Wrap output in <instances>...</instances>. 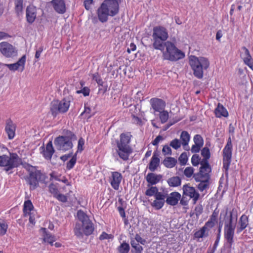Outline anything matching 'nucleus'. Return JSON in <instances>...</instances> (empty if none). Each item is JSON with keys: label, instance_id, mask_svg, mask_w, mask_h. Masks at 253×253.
Masks as SVG:
<instances>
[{"label": "nucleus", "instance_id": "4c0bfd02", "mask_svg": "<svg viewBox=\"0 0 253 253\" xmlns=\"http://www.w3.org/2000/svg\"><path fill=\"white\" fill-rule=\"evenodd\" d=\"M130 245L132 248L131 250L132 253H142L143 250V247L138 243H136L134 240H131Z\"/></svg>", "mask_w": 253, "mask_h": 253}, {"label": "nucleus", "instance_id": "4d7b16f0", "mask_svg": "<svg viewBox=\"0 0 253 253\" xmlns=\"http://www.w3.org/2000/svg\"><path fill=\"white\" fill-rule=\"evenodd\" d=\"M90 90L88 87H84L82 89L77 90L78 94L82 93L84 96L89 95Z\"/></svg>", "mask_w": 253, "mask_h": 253}, {"label": "nucleus", "instance_id": "ea45409f", "mask_svg": "<svg viewBox=\"0 0 253 253\" xmlns=\"http://www.w3.org/2000/svg\"><path fill=\"white\" fill-rule=\"evenodd\" d=\"M8 224L5 220L0 218V236L4 235L7 231Z\"/></svg>", "mask_w": 253, "mask_h": 253}, {"label": "nucleus", "instance_id": "bb28decb", "mask_svg": "<svg viewBox=\"0 0 253 253\" xmlns=\"http://www.w3.org/2000/svg\"><path fill=\"white\" fill-rule=\"evenodd\" d=\"M181 198V194L177 192H173L167 197L166 202L170 206H175Z\"/></svg>", "mask_w": 253, "mask_h": 253}, {"label": "nucleus", "instance_id": "473e14b6", "mask_svg": "<svg viewBox=\"0 0 253 253\" xmlns=\"http://www.w3.org/2000/svg\"><path fill=\"white\" fill-rule=\"evenodd\" d=\"M177 163V160L173 157H168L164 159L163 162V165L167 168H174Z\"/></svg>", "mask_w": 253, "mask_h": 253}, {"label": "nucleus", "instance_id": "3c124183", "mask_svg": "<svg viewBox=\"0 0 253 253\" xmlns=\"http://www.w3.org/2000/svg\"><path fill=\"white\" fill-rule=\"evenodd\" d=\"M92 79L96 81L98 85L102 86L103 85L104 82L98 72L92 75Z\"/></svg>", "mask_w": 253, "mask_h": 253}, {"label": "nucleus", "instance_id": "9b49d317", "mask_svg": "<svg viewBox=\"0 0 253 253\" xmlns=\"http://www.w3.org/2000/svg\"><path fill=\"white\" fill-rule=\"evenodd\" d=\"M232 150V144L231 138L229 137L223 149V169L226 172L228 171L231 162Z\"/></svg>", "mask_w": 253, "mask_h": 253}, {"label": "nucleus", "instance_id": "8fccbe9b", "mask_svg": "<svg viewBox=\"0 0 253 253\" xmlns=\"http://www.w3.org/2000/svg\"><path fill=\"white\" fill-rule=\"evenodd\" d=\"M178 161L181 166H184L188 161V157L186 153L183 152L181 154L178 158Z\"/></svg>", "mask_w": 253, "mask_h": 253}, {"label": "nucleus", "instance_id": "58836bf2", "mask_svg": "<svg viewBox=\"0 0 253 253\" xmlns=\"http://www.w3.org/2000/svg\"><path fill=\"white\" fill-rule=\"evenodd\" d=\"M130 250L129 244L126 242H123L118 247L117 251L119 253H128Z\"/></svg>", "mask_w": 253, "mask_h": 253}, {"label": "nucleus", "instance_id": "6e6552de", "mask_svg": "<svg viewBox=\"0 0 253 253\" xmlns=\"http://www.w3.org/2000/svg\"><path fill=\"white\" fill-rule=\"evenodd\" d=\"M27 170L29 175L27 177V181L30 185V190H34L39 185V181L43 179L44 175L41 170H38L32 166L29 165Z\"/></svg>", "mask_w": 253, "mask_h": 253}, {"label": "nucleus", "instance_id": "f704fd0d", "mask_svg": "<svg viewBox=\"0 0 253 253\" xmlns=\"http://www.w3.org/2000/svg\"><path fill=\"white\" fill-rule=\"evenodd\" d=\"M219 210L216 208L212 212L211 215L210 216V218L207 221L208 223L213 226V227L218 222V217L219 214Z\"/></svg>", "mask_w": 253, "mask_h": 253}, {"label": "nucleus", "instance_id": "20e7f679", "mask_svg": "<svg viewBox=\"0 0 253 253\" xmlns=\"http://www.w3.org/2000/svg\"><path fill=\"white\" fill-rule=\"evenodd\" d=\"M189 65L193 71L194 76L201 79L203 77L204 70L209 68L210 62L206 57L191 56L189 59Z\"/></svg>", "mask_w": 253, "mask_h": 253}, {"label": "nucleus", "instance_id": "680f3d73", "mask_svg": "<svg viewBox=\"0 0 253 253\" xmlns=\"http://www.w3.org/2000/svg\"><path fill=\"white\" fill-rule=\"evenodd\" d=\"M135 242L137 243H140L141 244L144 245L146 243V240L142 238L139 234H137L135 236V238L134 239Z\"/></svg>", "mask_w": 253, "mask_h": 253}, {"label": "nucleus", "instance_id": "e433bc0d", "mask_svg": "<svg viewBox=\"0 0 253 253\" xmlns=\"http://www.w3.org/2000/svg\"><path fill=\"white\" fill-rule=\"evenodd\" d=\"M201 155L203 156V159L201 161L200 163H209L208 160L211 157V153L209 148L207 147L203 148L201 150Z\"/></svg>", "mask_w": 253, "mask_h": 253}, {"label": "nucleus", "instance_id": "1a4fd4ad", "mask_svg": "<svg viewBox=\"0 0 253 253\" xmlns=\"http://www.w3.org/2000/svg\"><path fill=\"white\" fill-rule=\"evenodd\" d=\"M71 97L68 96L63 98L60 101L52 102L50 111L53 116H56L59 113H65L68 111L70 106Z\"/></svg>", "mask_w": 253, "mask_h": 253}, {"label": "nucleus", "instance_id": "72a5a7b5", "mask_svg": "<svg viewBox=\"0 0 253 253\" xmlns=\"http://www.w3.org/2000/svg\"><path fill=\"white\" fill-rule=\"evenodd\" d=\"M180 138L181 140V143L183 146L184 149H186L185 146H188L190 139V135L189 133L186 131H182L181 133Z\"/></svg>", "mask_w": 253, "mask_h": 253}, {"label": "nucleus", "instance_id": "603ef678", "mask_svg": "<svg viewBox=\"0 0 253 253\" xmlns=\"http://www.w3.org/2000/svg\"><path fill=\"white\" fill-rule=\"evenodd\" d=\"M193 140L195 144H198L202 146H203L204 140L201 135L196 134L194 136Z\"/></svg>", "mask_w": 253, "mask_h": 253}, {"label": "nucleus", "instance_id": "c85d7f7f", "mask_svg": "<svg viewBox=\"0 0 253 253\" xmlns=\"http://www.w3.org/2000/svg\"><path fill=\"white\" fill-rule=\"evenodd\" d=\"M55 10L60 14L65 13L66 7L63 0H52L51 1Z\"/></svg>", "mask_w": 253, "mask_h": 253}, {"label": "nucleus", "instance_id": "6ab92c4d", "mask_svg": "<svg viewBox=\"0 0 253 253\" xmlns=\"http://www.w3.org/2000/svg\"><path fill=\"white\" fill-rule=\"evenodd\" d=\"M16 125L11 120L8 119L5 121L4 130L9 140L13 139L15 136Z\"/></svg>", "mask_w": 253, "mask_h": 253}, {"label": "nucleus", "instance_id": "aec40b11", "mask_svg": "<svg viewBox=\"0 0 253 253\" xmlns=\"http://www.w3.org/2000/svg\"><path fill=\"white\" fill-rule=\"evenodd\" d=\"M26 60V55H24L22 56L17 62L13 64H5V66L11 71H15L16 70H19L22 72L25 68Z\"/></svg>", "mask_w": 253, "mask_h": 253}, {"label": "nucleus", "instance_id": "f03ea898", "mask_svg": "<svg viewBox=\"0 0 253 253\" xmlns=\"http://www.w3.org/2000/svg\"><path fill=\"white\" fill-rule=\"evenodd\" d=\"M77 216L82 224L76 223L74 228L75 236L78 238H82L84 235L88 236L91 235L94 230V225L88 216L82 210L77 212Z\"/></svg>", "mask_w": 253, "mask_h": 253}, {"label": "nucleus", "instance_id": "ddd939ff", "mask_svg": "<svg viewBox=\"0 0 253 253\" xmlns=\"http://www.w3.org/2000/svg\"><path fill=\"white\" fill-rule=\"evenodd\" d=\"M201 167L199 171L195 173L194 178L195 181L202 180H210L211 178L210 173L211 172V168L209 163H200Z\"/></svg>", "mask_w": 253, "mask_h": 253}, {"label": "nucleus", "instance_id": "c756f323", "mask_svg": "<svg viewBox=\"0 0 253 253\" xmlns=\"http://www.w3.org/2000/svg\"><path fill=\"white\" fill-rule=\"evenodd\" d=\"M41 230L43 232V242L53 246V243L56 240L55 236L48 232L45 228H42Z\"/></svg>", "mask_w": 253, "mask_h": 253}, {"label": "nucleus", "instance_id": "393cba45", "mask_svg": "<svg viewBox=\"0 0 253 253\" xmlns=\"http://www.w3.org/2000/svg\"><path fill=\"white\" fill-rule=\"evenodd\" d=\"M159 152L154 151L148 165V169L151 171H155L160 165Z\"/></svg>", "mask_w": 253, "mask_h": 253}, {"label": "nucleus", "instance_id": "09e8293b", "mask_svg": "<svg viewBox=\"0 0 253 253\" xmlns=\"http://www.w3.org/2000/svg\"><path fill=\"white\" fill-rule=\"evenodd\" d=\"M77 161V155L75 154L72 157L71 159L67 163L66 168L67 169H71L73 168Z\"/></svg>", "mask_w": 253, "mask_h": 253}, {"label": "nucleus", "instance_id": "c03bdc74", "mask_svg": "<svg viewBox=\"0 0 253 253\" xmlns=\"http://www.w3.org/2000/svg\"><path fill=\"white\" fill-rule=\"evenodd\" d=\"M160 113L159 114V118L161 121V122L162 124H164L167 122L168 120L169 115V113L166 110H162L160 112H159Z\"/></svg>", "mask_w": 253, "mask_h": 253}, {"label": "nucleus", "instance_id": "69168bd1", "mask_svg": "<svg viewBox=\"0 0 253 253\" xmlns=\"http://www.w3.org/2000/svg\"><path fill=\"white\" fill-rule=\"evenodd\" d=\"M84 6L85 8L88 10L91 8V6L93 3V0H85L84 1Z\"/></svg>", "mask_w": 253, "mask_h": 253}, {"label": "nucleus", "instance_id": "f3484780", "mask_svg": "<svg viewBox=\"0 0 253 253\" xmlns=\"http://www.w3.org/2000/svg\"><path fill=\"white\" fill-rule=\"evenodd\" d=\"M166 196L167 194L159 192L158 189L154 196L155 200L151 203V205L157 210H160L165 204Z\"/></svg>", "mask_w": 253, "mask_h": 253}, {"label": "nucleus", "instance_id": "a18cd8bd", "mask_svg": "<svg viewBox=\"0 0 253 253\" xmlns=\"http://www.w3.org/2000/svg\"><path fill=\"white\" fill-rule=\"evenodd\" d=\"M194 169L192 167H186L184 170L183 173L184 176L188 178H191L194 175Z\"/></svg>", "mask_w": 253, "mask_h": 253}, {"label": "nucleus", "instance_id": "dca6fc26", "mask_svg": "<svg viewBox=\"0 0 253 253\" xmlns=\"http://www.w3.org/2000/svg\"><path fill=\"white\" fill-rule=\"evenodd\" d=\"M123 179L122 174L118 171H111L108 177V181L111 187L115 190L119 189Z\"/></svg>", "mask_w": 253, "mask_h": 253}, {"label": "nucleus", "instance_id": "37998d69", "mask_svg": "<svg viewBox=\"0 0 253 253\" xmlns=\"http://www.w3.org/2000/svg\"><path fill=\"white\" fill-rule=\"evenodd\" d=\"M48 189L49 192L54 197L57 194L59 193L58 184H54L53 183H50L48 186Z\"/></svg>", "mask_w": 253, "mask_h": 253}, {"label": "nucleus", "instance_id": "b1692460", "mask_svg": "<svg viewBox=\"0 0 253 253\" xmlns=\"http://www.w3.org/2000/svg\"><path fill=\"white\" fill-rule=\"evenodd\" d=\"M40 149L42 150L41 153H42L43 157L48 160L51 159L52 155L55 152L51 141H49L47 143L45 148L44 146H42Z\"/></svg>", "mask_w": 253, "mask_h": 253}, {"label": "nucleus", "instance_id": "423d86ee", "mask_svg": "<svg viewBox=\"0 0 253 253\" xmlns=\"http://www.w3.org/2000/svg\"><path fill=\"white\" fill-rule=\"evenodd\" d=\"M165 46L166 50L162 51L164 59L170 61H176L184 57V53L177 48L172 42L169 41L166 42Z\"/></svg>", "mask_w": 253, "mask_h": 253}, {"label": "nucleus", "instance_id": "052dcab7", "mask_svg": "<svg viewBox=\"0 0 253 253\" xmlns=\"http://www.w3.org/2000/svg\"><path fill=\"white\" fill-rule=\"evenodd\" d=\"M29 216V220L30 223L33 225H35L36 223L35 218H36V211H31L29 214H28Z\"/></svg>", "mask_w": 253, "mask_h": 253}, {"label": "nucleus", "instance_id": "13d9d810", "mask_svg": "<svg viewBox=\"0 0 253 253\" xmlns=\"http://www.w3.org/2000/svg\"><path fill=\"white\" fill-rule=\"evenodd\" d=\"M91 109L89 107L84 106V111L81 113V116L85 115L87 119H89L91 117L90 115Z\"/></svg>", "mask_w": 253, "mask_h": 253}, {"label": "nucleus", "instance_id": "a19ab883", "mask_svg": "<svg viewBox=\"0 0 253 253\" xmlns=\"http://www.w3.org/2000/svg\"><path fill=\"white\" fill-rule=\"evenodd\" d=\"M196 181L200 182V183L198 185L197 187L201 192H203L204 190H206L209 188L210 180H202Z\"/></svg>", "mask_w": 253, "mask_h": 253}, {"label": "nucleus", "instance_id": "a878e982", "mask_svg": "<svg viewBox=\"0 0 253 253\" xmlns=\"http://www.w3.org/2000/svg\"><path fill=\"white\" fill-rule=\"evenodd\" d=\"M145 178L147 182L148 183V186H150L158 183L161 180L162 176L161 174H157L153 172H150L147 174Z\"/></svg>", "mask_w": 253, "mask_h": 253}, {"label": "nucleus", "instance_id": "0eeeda50", "mask_svg": "<svg viewBox=\"0 0 253 253\" xmlns=\"http://www.w3.org/2000/svg\"><path fill=\"white\" fill-rule=\"evenodd\" d=\"M21 160L15 153H10L9 155L5 154L0 156V167H4L6 171L18 167Z\"/></svg>", "mask_w": 253, "mask_h": 253}, {"label": "nucleus", "instance_id": "2eb2a0df", "mask_svg": "<svg viewBox=\"0 0 253 253\" xmlns=\"http://www.w3.org/2000/svg\"><path fill=\"white\" fill-rule=\"evenodd\" d=\"M184 195L192 199L193 204H195L200 198V194L194 187L190 186L188 184H185L182 187Z\"/></svg>", "mask_w": 253, "mask_h": 253}, {"label": "nucleus", "instance_id": "c9c22d12", "mask_svg": "<svg viewBox=\"0 0 253 253\" xmlns=\"http://www.w3.org/2000/svg\"><path fill=\"white\" fill-rule=\"evenodd\" d=\"M167 182L170 187H177L181 185V179L179 176H172L167 180Z\"/></svg>", "mask_w": 253, "mask_h": 253}, {"label": "nucleus", "instance_id": "5fc2aeb1", "mask_svg": "<svg viewBox=\"0 0 253 253\" xmlns=\"http://www.w3.org/2000/svg\"><path fill=\"white\" fill-rule=\"evenodd\" d=\"M170 147L171 146H170V145L169 146L168 145H165L163 146L162 153L164 156L171 155L172 151Z\"/></svg>", "mask_w": 253, "mask_h": 253}, {"label": "nucleus", "instance_id": "338daca9", "mask_svg": "<svg viewBox=\"0 0 253 253\" xmlns=\"http://www.w3.org/2000/svg\"><path fill=\"white\" fill-rule=\"evenodd\" d=\"M203 208L201 205H197L195 208V214L197 216H199L203 212Z\"/></svg>", "mask_w": 253, "mask_h": 253}, {"label": "nucleus", "instance_id": "79ce46f5", "mask_svg": "<svg viewBox=\"0 0 253 253\" xmlns=\"http://www.w3.org/2000/svg\"><path fill=\"white\" fill-rule=\"evenodd\" d=\"M15 5V11L17 14L19 15L23 10V0H14Z\"/></svg>", "mask_w": 253, "mask_h": 253}, {"label": "nucleus", "instance_id": "a211bd4d", "mask_svg": "<svg viewBox=\"0 0 253 253\" xmlns=\"http://www.w3.org/2000/svg\"><path fill=\"white\" fill-rule=\"evenodd\" d=\"M213 227V226L206 222L202 227L194 233V238L199 240L201 238L208 237L209 236L210 230Z\"/></svg>", "mask_w": 253, "mask_h": 253}, {"label": "nucleus", "instance_id": "e2e57ef3", "mask_svg": "<svg viewBox=\"0 0 253 253\" xmlns=\"http://www.w3.org/2000/svg\"><path fill=\"white\" fill-rule=\"evenodd\" d=\"M189 198L187 199V196L184 195V194H182V197H181L180 199V204L184 206H187L189 203Z\"/></svg>", "mask_w": 253, "mask_h": 253}, {"label": "nucleus", "instance_id": "cd10ccee", "mask_svg": "<svg viewBox=\"0 0 253 253\" xmlns=\"http://www.w3.org/2000/svg\"><path fill=\"white\" fill-rule=\"evenodd\" d=\"M249 217L245 214H243L239 218L238 225L237 227V233H240L245 229H246L249 225Z\"/></svg>", "mask_w": 253, "mask_h": 253}, {"label": "nucleus", "instance_id": "6e6d98bb", "mask_svg": "<svg viewBox=\"0 0 253 253\" xmlns=\"http://www.w3.org/2000/svg\"><path fill=\"white\" fill-rule=\"evenodd\" d=\"M54 198H55L59 201L61 202L62 203H66V202H67L68 200L67 197L66 195L62 194H60L59 193L57 194L54 197Z\"/></svg>", "mask_w": 253, "mask_h": 253}, {"label": "nucleus", "instance_id": "864d4df0", "mask_svg": "<svg viewBox=\"0 0 253 253\" xmlns=\"http://www.w3.org/2000/svg\"><path fill=\"white\" fill-rule=\"evenodd\" d=\"M201 158L197 154H194L191 158V163L193 166H197L201 163Z\"/></svg>", "mask_w": 253, "mask_h": 253}, {"label": "nucleus", "instance_id": "5701e85b", "mask_svg": "<svg viewBox=\"0 0 253 253\" xmlns=\"http://www.w3.org/2000/svg\"><path fill=\"white\" fill-rule=\"evenodd\" d=\"M37 14L36 7L33 5H28L26 8V17L28 23L32 24L34 22Z\"/></svg>", "mask_w": 253, "mask_h": 253}, {"label": "nucleus", "instance_id": "2f4dec72", "mask_svg": "<svg viewBox=\"0 0 253 253\" xmlns=\"http://www.w3.org/2000/svg\"><path fill=\"white\" fill-rule=\"evenodd\" d=\"M34 211V206L31 200H27L24 202L23 211L24 217L28 216L31 211Z\"/></svg>", "mask_w": 253, "mask_h": 253}, {"label": "nucleus", "instance_id": "774afa93", "mask_svg": "<svg viewBox=\"0 0 253 253\" xmlns=\"http://www.w3.org/2000/svg\"><path fill=\"white\" fill-rule=\"evenodd\" d=\"M163 140V137L162 135H159L152 142V144L154 146H158L159 143Z\"/></svg>", "mask_w": 253, "mask_h": 253}, {"label": "nucleus", "instance_id": "4be33fe9", "mask_svg": "<svg viewBox=\"0 0 253 253\" xmlns=\"http://www.w3.org/2000/svg\"><path fill=\"white\" fill-rule=\"evenodd\" d=\"M241 49L242 52L241 53L240 56L244 63L253 70V59L249 50L245 46H243Z\"/></svg>", "mask_w": 253, "mask_h": 253}, {"label": "nucleus", "instance_id": "de8ad7c7", "mask_svg": "<svg viewBox=\"0 0 253 253\" xmlns=\"http://www.w3.org/2000/svg\"><path fill=\"white\" fill-rule=\"evenodd\" d=\"M181 145L182 144L181 143L180 140L177 138H174L171 140L169 143L170 146L175 150H177L180 148Z\"/></svg>", "mask_w": 253, "mask_h": 253}, {"label": "nucleus", "instance_id": "49530a36", "mask_svg": "<svg viewBox=\"0 0 253 253\" xmlns=\"http://www.w3.org/2000/svg\"><path fill=\"white\" fill-rule=\"evenodd\" d=\"M145 192L146 196L151 197L155 195L157 192L158 188L156 186H150Z\"/></svg>", "mask_w": 253, "mask_h": 253}, {"label": "nucleus", "instance_id": "f257e3e1", "mask_svg": "<svg viewBox=\"0 0 253 253\" xmlns=\"http://www.w3.org/2000/svg\"><path fill=\"white\" fill-rule=\"evenodd\" d=\"M120 0H104L96 10L98 19L101 23L106 22L109 17L117 15L120 10Z\"/></svg>", "mask_w": 253, "mask_h": 253}, {"label": "nucleus", "instance_id": "9d476101", "mask_svg": "<svg viewBox=\"0 0 253 253\" xmlns=\"http://www.w3.org/2000/svg\"><path fill=\"white\" fill-rule=\"evenodd\" d=\"M235 227V224L233 223V211H231L230 212L229 220L225 222L224 228V239L230 247H231L234 243Z\"/></svg>", "mask_w": 253, "mask_h": 253}, {"label": "nucleus", "instance_id": "7c9ffc66", "mask_svg": "<svg viewBox=\"0 0 253 253\" xmlns=\"http://www.w3.org/2000/svg\"><path fill=\"white\" fill-rule=\"evenodd\" d=\"M214 113L217 118L227 117L228 116V112L227 109L220 103L218 104L214 110Z\"/></svg>", "mask_w": 253, "mask_h": 253}, {"label": "nucleus", "instance_id": "7ed1b4c3", "mask_svg": "<svg viewBox=\"0 0 253 253\" xmlns=\"http://www.w3.org/2000/svg\"><path fill=\"white\" fill-rule=\"evenodd\" d=\"M131 137L130 132H124L120 134L119 140L116 142V152L119 158L124 161H127L133 152V149L130 145Z\"/></svg>", "mask_w": 253, "mask_h": 253}, {"label": "nucleus", "instance_id": "0e129e2a", "mask_svg": "<svg viewBox=\"0 0 253 253\" xmlns=\"http://www.w3.org/2000/svg\"><path fill=\"white\" fill-rule=\"evenodd\" d=\"M131 117L134 124L139 125H142V121L140 118L138 117L134 114L131 115Z\"/></svg>", "mask_w": 253, "mask_h": 253}, {"label": "nucleus", "instance_id": "f8f14e48", "mask_svg": "<svg viewBox=\"0 0 253 253\" xmlns=\"http://www.w3.org/2000/svg\"><path fill=\"white\" fill-rule=\"evenodd\" d=\"M54 144L57 149L66 152L73 147L72 138L68 136H59L54 140Z\"/></svg>", "mask_w": 253, "mask_h": 253}, {"label": "nucleus", "instance_id": "39448f33", "mask_svg": "<svg viewBox=\"0 0 253 253\" xmlns=\"http://www.w3.org/2000/svg\"><path fill=\"white\" fill-rule=\"evenodd\" d=\"M169 34L167 29L162 26L154 27L153 29V46L155 49L164 50L165 42L168 39Z\"/></svg>", "mask_w": 253, "mask_h": 253}, {"label": "nucleus", "instance_id": "bf43d9fd", "mask_svg": "<svg viewBox=\"0 0 253 253\" xmlns=\"http://www.w3.org/2000/svg\"><path fill=\"white\" fill-rule=\"evenodd\" d=\"M113 236L112 234H108L105 232H103L99 236V239L100 240H104L105 239H113Z\"/></svg>", "mask_w": 253, "mask_h": 253}, {"label": "nucleus", "instance_id": "412c9836", "mask_svg": "<svg viewBox=\"0 0 253 253\" xmlns=\"http://www.w3.org/2000/svg\"><path fill=\"white\" fill-rule=\"evenodd\" d=\"M151 107L154 112H160L165 109L166 107V102L160 98H152L150 100Z\"/></svg>", "mask_w": 253, "mask_h": 253}, {"label": "nucleus", "instance_id": "4468645a", "mask_svg": "<svg viewBox=\"0 0 253 253\" xmlns=\"http://www.w3.org/2000/svg\"><path fill=\"white\" fill-rule=\"evenodd\" d=\"M0 52L6 57H12L17 54L16 48L6 42L0 43Z\"/></svg>", "mask_w": 253, "mask_h": 253}]
</instances>
